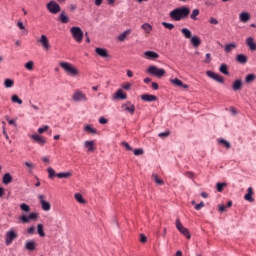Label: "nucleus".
<instances>
[{
	"mask_svg": "<svg viewBox=\"0 0 256 256\" xmlns=\"http://www.w3.org/2000/svg\"><path fill=\"white\" fill-rule=\"evenodd\" d=\"M189 13H191V9H189L187 6H183L181 8L172 10L169 15L173 21H181L182 19L189 17Z\"/></svg>",
	"mask_w": 256,
	"mask_h": 256,
	"instance_id": "1",
	"label": "nucleus"
},
{
	"mask_svg": "<svg viewBox=\"0 0 256 256\" xmlns=\"http://www.w3.org/2000/svg\"><path fill=\"white\" fill-rule=\"evenodd\" d=\"M59 66L65 71V73H67V75H70V77H79V70L74 67L73 64L62 61L59 63Z\"/></svg>",
	"mask_w": 256,
	"mask_h": 256,
	"instance_id": "2",
	"label": "nucleus"
},
{
	"mask_svg": "<svg viewBox=\"0 0 256 256\" xmlns=\"http://www.w3.org/2000/svg\"><path fill=\"white\" fill-rule=\"evenodd\" d=\"M46 9L49 11V13H52V15H57L61 11V6L55 2V0H51L46 5Z\"/></svg>",
	"mask_w": 256,
	"mask_h": 256,
	"instance_id": "3",
	"label": "nucleus"
},
{
	"mask_svg": "<svg viewBox=\"0 0 256 256\" xmlns=\"http://www.w3.org/2000/svg\"><path fill=\"white\" fill-rule=\"evenodd\" d=\"M147 73H150V75H154L155 77H165V69L157 68V66H150L147 69Z\"/></svg>",
	"mask_w": 256,
	"mask_h": 256,
	"instance_id": "4",
	"label": "nucleus"
},
{
	"mask_svg": "<svg viewBox=\"0 0 256 256\" xmlns=\"http://www.w3.org/2000/svg\"><path fill=\"white\" fill-rule=\"evenodd\" d=\"M176 228L178 229V231L184 235V237H186V239H191V234L189 233V229L185 228V226H183V224H181V220L176 219L175 222Z\"/></svg>",
	"mask_w": 256,
	"mask_h": 256,
	"instance_id": "5",
	"label": "nucleus"
},
{
	"mask_svg": "<svg viewBox=\"0 0 256 256\" xmlns=\"http://www.w3.org/2000/svg\"><path fill=\"white\" fill-rule=\"evenodd\" d=\"M72 99L73 101H75L76 103H79L81 101H87V95L85 93H83V91L81 90H75V92L72 95Z\"/></svg>",
	"mask_w": 256,
	"mask_h": 256,
	"instance_id": "6",
	"label": "nucleus"
},
{
	"mask_svg": "<svg viewBox=\"0 0 256 256\" xmlns=\"http://www.w3.org/2000/svg\"><path fill=\"white\" fill-rule=\"evenodd\" d=\"M17 237H19V235H17L15 230H10V231L6 232L5 244L7 246L11 245V243H13V241H15V239H17Z\"/></svg>",
	"mask_w": 256,
	"mask_h": 256,
	"instance_id": "7",
	"label": "nucleus"
},
{
	"mask_svg": "<svg viewBox=\"0 0 256 256\" xmlns=\"http://www.w3.org/2000/svg\"><path fill=\"white\" fill-rule=\"evenodd\" d=\"M30 139H32L34 143H37L38 145H40V147L45 146V144L47 143V138L39 134L30 135Z\"/></svg>",
	"mask_w": 256,
	"mask_h": 256,
	"instance_id": "8",
	"label": "nucleus"
},
{
	"mask_svg": "<svg viewBox=\"0 0 256 256\" xmlns=\"http://www.w3.org/2000/svg\"><path fill=\"white\" fill-rule=\"evenodd\" d=\"M184 37L190 39V43L193 47H199V45H201V38L198 36H192L191 33H184Z\"/></svg>",
	"mask_w": 256,
	"mask_h": 256,
	"instance_id": "9",
	"label": "nucleus"
},
{
	"mask_svg": "<svg viewBox=\"0 0 256 256\" xmlns=\"http://www.w3.org/2000/svg\"><path fill=\"white\" fill-rule=\"evenodd\" d=\"M19 219H20V221H22V223H29L31 220L37 221V219H39V214L36 212H33L29 216L22 215V216H20Z\"/></svg>",
	"mask_w": 256,
	"mask_h": 256,
	"instance_id": "10",
	"label": "nucleus"
},
{
	"mask_svg": "<svg viewBox=\"0 0 256 256\" xmlns=\"http://www.w3.org/2000/svg\"><path fill=\"white\" fill-rule=\"evenodd\" d=\"M206 75H207V77H210V79L217 81V83H225V78H223V76H221V74H217L213 71H207Z\"/></svg>",
	"mask_w": 256,
	"mask_h": 256,
	"instance_id": "11",
	"label": "nucleus"
},
{
	"mask_svg": "<svg viewBox=\"0 0 256 256\" xmlns=\"http://www.w3.org/2000/svg\"><path fill=\"white\" fill-rule=\"evenodd\" d=\"M24 249L26 251H29L30 253H33V251H37V242L35 240H27L24 245Z\"/></svg>",
	"mask_w": 256,
	"mask_h": 256,
	"instance_id": "12",
	"label": "nucleus"
},
{
	"mask_svg": "<svg viewBox=\"0 0 256 256\" xmlns=\"http://www.w3.org/2000/svg\"><path fill=\"white\" fill-rule=\"evenodd\" d=\"M38 43L42 45V47L45 51H49L51 49V44L49 43V38H47V36H45V35H42L38 39Z\"/></svg>",
	"mask_w": 256,
	"mask_h": 256,
	"instance_id": "13",
	"label": "nucleus"
},
{
	"mask_svg": "<svg viewBox=\"0 0 256 256\" xmlns=\"http://www.w3.org/2000/svg\"><path fill=\"white\" fill-rule=\"evenodd\" d=\"M38 199L40 201V205H41L43 211H51V203H49L47 200H45V195H39Z\"/></svg>",
	"mask_w": 256,
	"mask_h": 256,
	"instance_id": "14",
	"label": "nucleus"
},
{
	"mask_svg": "<svg viewBox=\"0 0 256 256\" xmlns=\"http://www.w3.org/2000/svg\"><path fill=\"white\" fill-rule=\"evenodd\" d=\"M141 99L146 103H153V101H157V96L153 94H142Z\"/></svg>",
	"mask_w": 256,
	"mask_h": 256,
	"instance_id": "15",
	"label": "nucleus"
},
{
	"mask_svg": "<svg viewBox=\"0 0 256 256\" xmlns=\"http://www.w3.org/2000/svg\"><path fill=\"white\" fill-rule=\"evenodd\" d=\"M170 82L172 85H175V87H182L183 89H189V85L183 84V81L179 80L178 78L171 79Z\"/></svg>",
	"mask_w": 256,
	"mask_h": 256,
	"instance_id": "16",
	"label": "nucleus"
},
{
	"mask_svg": "<svg viewBox=\"0 0 256 256\" xmlns=\"http://www.w3.org/2000/svg\"><path fill=\"white\" fill-rule=\"evenodd\" d=\"M84 147H86L88 153H93V151H95V141L93 140L85 141Z\"/></svg>",
	"mask_w": 256,
	"mask_h": 256,
	"instance_id": "17",
	"label": "nucleus"
},
{
	"mask_svg": "<svg viewBox=\"0 0 256 256\" xmlns=\"http://www.w3.org/2000/svg\"><path fill=\"white\" fill-rule=\"evenodd\" d=\"M245 201H249V203H253L255 199H253V188L249 187L247 189V194L244 195Z\"/></svg>",
	"mask_w": 256,
	"mask_h": 256,
	"instance_id": "18",
	"label": "nucleus"
},
{
	"mask_svg": "<svg viewBox=\"0 0 256 256\" xmlns=\"http://www.w3.org/2000/svg\"><path fill=\"white\" fill-rule=\"evenodd\" d=\"M246 45L249 47L250 51H256V43L253 37L247 38Z\"/></svg>",
	"mask_w": 256,
	"mask_h": 256,
	"instance_id": "19",
	"label": "nucleus"
},
{
	"mask_svg": "<svg viewBox=\"0 0 256 256\" xmlns=\"http://www.w3.org/2000/svg\"><path fill=\"white\" fill-rule=\"evenodd\" d=\"M144 57L149 60L159 59V55L153 51H146L144 52Z\"/></svg>",
	"mask_w": 256,
	"mask_h": 256,
	"instance_id": "20",
	"label": "nucleus"
},
{
	"mask_svg": "<svg viewBox=\"0 0 256 256\" xmlns=\"http://www.w3.org/2000/svg\"><path fill=\"white\" fill-rule=\"evenodd\" d=\"M95 53L99 55V57H103V58L109 57V53L107 52V49H104V48H95Z\"/></svg>",
	"mask_w": 256,
	"mask_h": 256,
	"instance_id": "21",
	"label": "nucleus"
},
{
	"mask_svg": "<svg viewBox=\"0 0 256 256\" xmlns=\"http://www.w3.org/2000/svg\"><path fill=\"white\" fill-rule=\"evenodd\" d=\"M2 183L4 185H9V183H13V176L10 173H6L2 177Z\"/></svg>",
	"mask_w": 256,
	"mask_h": 256,
	"instance_id": "22",
	"label": "nucleus"
},
{
	"mask_svg": "<svg viewBox=\"0 0 256 256\" xmlns=\"http://www.w3.org/2000/svg\"><path fill=\"white\" fill-rule=\"evenodd\" d=\"M242 87H243V82L240 79L235 80L232 84L233 91H241Z\"/></svg>",
	"mask_w": 256,
	"mask_h": 256,
	"instance_id": "23",
	"label": "nucleus"
},
{
	"mask_svg": "<svg viewBox=\"0 0 256 256\" xmlns=\"http://www.w3.org/2000/svg\"><path fill=\"white\" fill-rule=\"evenodd\" d=\"M237 63H240L241 65H245L248 61V58L245 54H238L236 56Z\"/></svg>",
	"mask_w": 256,
	"mask_h": 256,
	"instance_id": "24",
	"label": "nucleus"
},
{
	"mask_svg": "<svg viewBox=\"0 0 256 256\" xmlns=\"http://www.w3.org/2000/svg\"><path fill=\"white\" fill-rule=\"evenodd\" d=\"M121 108L124 110V111H128V113L130 115H134L135 114V105H130V106H127V104H123L121 106Z\"/></svg>",
	"mask_w": 256,
	"mask_h": 256,
	"instance_id": "25",
	"label": "nucleus"
},
{
	"mask_svg": "<svg viewBox=\"0 0 256 256\" xmlns=\"http://www.w3.org/2000/svg\"><path fill=\"white\" fill-rule=\"evenodd\" d=\"M239 19L242 23H247V21H249V19H251V15L249 14V12H242L239 15Z\"/></svg>",
	"mask_w": 256,
	"mask_h": 256,
	"instance_id": "26",
	"label": "nucleus"
},
{
	"mask_svg": "<svg viewBox=\"0 0 256 256\" xmlns=\"http://www.w3.org/2000/svg\"><path fill=\"white\" fill-rule=\"evenodd\" d=\"M236 48H237V44L236 43H230V44H226L225 45L224 51H225V53H231Z\"/></svg>",
	"mask_w": 256,
	"mask_h": 256,
	"instance_id": "27",
	"label": "nucleus"
},
{
	"mask_svg": "<svg viewBox=\"0 0 256 256\" xmlns=\"http://www.w3.org/2000/svg\"><path fill=\"white\" fill-rule=\"evenodd\" d=\"M24 165L27 168L28 173H33V169L37 168V165L33 162H24Z\"/></svg>",
	"mask_w": 256,
	"mask_h": 256,
	"instance_id": "28",
	"label": "nucleus"
},
{
	"mask_svg": "<svg viewBox=\"0 0 256 256\" xmlns=\"http://www.w3.org/2000/svg\"><path fill=\"white\" fill-rule=\"evenodd\" d=\"M115 99H127V94L123 92V90L119 89L115 94Z\"/></svg>",
	"mask_w": 256,
	"mask_h": 256,
	"instance_id": "29",
	"label": "nucleus"
},
{
	"mask_svg": "<svg viewBox=\"0 0 256 256\" xmlns=\"http://www.w3.org/2000/svg\"><path fill=\"white\" fill-rule=\"evenodd\" d=\"M229 67L227 66V64L223 63L220 65L219 71L220 73H222L223 75H229Z\"/></svg>",
	"mask_w": 256,
	"mask_h": 256,
	"instance_id": "30",
	"label": "nucleus"
},
{
	"mask_svg": "<svg viewBox=\"0 0 256 256\" xmlns=\"http://www.w3.org/2000/svg\"><path fill=\"white\" fill-rule=\"evenodd\" d=\"M71 175H72L71 172H60L56 174V177H58V179H69Z\"/></svg>",
	"mask_w": 256,
	"mask_h": 256,
	"instance_id": "31",
	"label": "nucleus"
},
{
	"mask_svg": "<svg viewBox=\"0 0 256 256\" xmlns=\"http://www.w3.org/2000/svg\"><path fill=\"white\" fill-rule=\"evenodd\" d=\"M72 37L77 43H81V41H83L84 35L83 33H73Z\"/></svg>",
	"mask_w": 256,
	"mask_h": 256,
	"instance_id": "32",
	"label": "nucleus"
},
{
	"mask_svg": "<svg viewBox=\"0 0 256 256\" xmlns=\"http://www.w3.org/2000/svg\"><path fill=\"white\" fill-rule=\"evenodd\" d=\"M15 85V81H13V79L7 78L4 80V87H6V89H10V87H13Z\"/></svg>",
	"mask_w": 256,
	"mask_h": 256,
	"instance_id": "33",
	"label": "nucleus"
},
{
	"mask_svg": "<svg viewBox=\"0 0 256 256\" xmlns=\"http://www.w3.org/2000/svg\"><path fill=\"white\" fill-rule=\"evenodd\" d=\"M59 19L61 23H67L69 21V16L65 13V11H62L59 15Z\"/></svg>",
	"mask_w": 256,
	"mask_h": 256,
	"instance_id": "34",
	"label": "nucleus"
},
{
	"mask_svg": "<svg viewBox=\"0 0 256 256\" xmlns=\"http://www.w3.org/2000/svg\"><path fill=\"white\" fill-rule=\"evenodd\" d=\"M11 101L12 103H18V105H23V100H21V98H19L17 94L12 95Z\"/></svg>",
	"mask_w": 256,
	"mask_h": 256,
	"instance_id": "35",
	"label": "nucleus"
},
{
	"mask_svg": "<svg viewBox=\"0 0 256 256\" xmlns=\"http://www.w3.org/2000/svg\"><path fill=\"white\" fill-rule=\"evenodd\" d=\"M152 179H154V183L157 185H164L163 179L159 178L157 174H152Z\"/></svg>",
	"mask_w": 256,
	"mask_h": 256,
	"instance_id": "36",
	"label": "nucleus"
},
{
	"mask_svg": "<svg viewBox=\"0 0 256 256\" xmlns=\"http://www.w3.org/2000/svg\"><path fill=\"white\" fill-rule=\"evenodd\" d=\"M225 187H227V183H225V182H223V183L218 182L216 184V189H217L218 193H222V191H223V189H225Z\"/></svg>",
	"mask_w": 256,
	"mask_h": 256,
	"instance_id": "37",
	"label": "nucleus"
},
{
	"mask_svg": "<svg viewBox=\"0 0 256 256\" xmlns=\"http://www.w3.org/2000/svg\"><path fill=\"white\" fill-rule=\"evenodd\" d=\"M141 27L146 33H151V31H153V27L149 23H145Z\"/></svg>",
	"mask_w": 256,
	"mask_h": 256,
	"instance_id": "38",
	"label": "nucleus"
},
{
	"mask_svg": "<svg viewBox=\"0 0 256 256\" xmlns=\"http://www.w3.org/2000/svg\"><path fill=\"white\" fill-rule=\"evenodd\" d=\"M37 232L40 237H45V231L43 230V224L37 225Z\"/></svg>",
	"mask_w": 256,
	"mask_h": 256,
	"instance_id": "39",
	"label": "nucleus"
},
{
	"mask_svg": "<svg viewBox=\"0 0 256 256\" xmlns=\"http://www.w3.org/2000/svg\"><path fill=\"white\" fill-rule=\"evenodd\" d=\"M47 171H48V178L49 179H53V177H57V173L55 172V170L53 168L49 167L47 169Z\"/></svg>",
	"mask_w": 256,
	"mask_h": 256,
	"instance_id": "40",
	"label": "nucleus"
},
{
	"mask_svg": "<svg viewBox=\"0 0 256 256\" xmlns=\"http://www.w3.org/2000/svg\"><path fill=\"white\" fill-rule=\"evenodd\" d=\"M25 69H27L28 71H33L34 67H35V63L33 61H29L24 65Z\"/></svg>",
	"mask_w": 256,
	"mask_h": 256,
	"instance_id": "41",
	"label": "nucleus"
},
{
	"mask_svg": "<svg viewBox=\"0 0 256 256\" xmlns=\"http://www.w3.org/2000/svg\"><path fill=\"white\" fill-rule=\"evenodd\" d=\"M20 209H21V211H24L25 213H29V211H31V207H29V205H27L26 203H22L20 205Z\"/></svg>",
	"mask_w": 256,
	"mask_h": 256,
	"instance_id": "42",
	"label": "nucleus"
},
{
	"mask_svg": "<svg viewBox=\"0 0 256 256\" xmlns=\"http://www.w3.org/2000/svg\"><path fill=\"white\" fill-rule=\"evenodd\" d=\"M219 143H220L221 145H224V147H225L226 149H231V143H229V141H227V140H225V139H220V140H219Z\"/></svg>",
	"mask_w": 256,
	"mask_h": 256,
	"instance_id": "43",
	"label": "nucleus"
},
{
	"mask_svg": "<svg viewBox=\"0 0 256 256\" xmlns=\"http://www.w3.org/2000/svg\"><path fill=\"white\" fill-rule=\"evenodd\" d=\"M199 15V9H194L190 15V19L197 21V16Z\"/></svg>",
	"mask_w": 256,
	"mask_h": 256,
	"instance_id": "44",
	"label": "nucleus"
},
{
	"mask_svg": "<svg viewBox=\"0 0 256 256\" xmlns=\"http://www.w3.org/2000/svg\"><path fill=\"white\" fill-rule=\"evenodd\" d=\"M75 199L78 203H82V204H85V199H83V195L79 194V193H76L75 194Z\"/></svg>",
	"mask_w": 256,
	"mask_h": 256,
	"instance_id": "45",
	"label": "nucleus"
},
{
	"mask_svg": "<svg viewBox=\"0 0 256 256\" xmlns=\"http://www.w3.org/2000/svg\"><path fill=\"white\" fill-rule=\"evenodd\" d=\"M85 131H86V133H92L93 135H95V133H97V130L94 129L93 127H91V125H87L85 127Z\"/></svg>",
	"mask_w": 256,
	"mask_h": 256,
	"instance_id": "46",
	"label": "nucleus"
},
{
	"mask_svg": "<svg viewBox=\"0 0 256 256\" xmlns=\"http://www.w3.org/2000/svg\"><path fill=\"white\" fill-rule=\"evenodd\" d=\"M163 27H165V29H169V31H171V29L175 28V25L171 24V23H167V22H162Z\"/></svg>",
	"mask_w": 256,
	"mask_h": 256,
	"instance_id": "47",
	"label": "nucleus"
},
{
	"mask_svg": "<svg viewBox=\"0 0 256 256\" xmlns=\"http://www.w3.org/2000/svg\"><path fill=\"white\" fill-rule=\"evenodd\" d=\"M169 135H171L170 131H166V132H161L158 134V137H160L161 139H165L167 137H169Z\"/></svg>",
	"mask_w": 256,
	"mask_h": 256,
	"instance_id": "48",
	"label": "nucleus"
},
{
	"mask_svg": "<svg viewBox=\"0 0 256 256\" xmlns=\"http://www.w3.org/2000/svg\"><path fill=\"white\" fill-rule=\"evenodd\" d=\"M70 33H83L80 27L74 26L70 29Z\"/></svg>",
	"mask_w": 256,
	"mask_h": 256,
	"instance_id": "49",
	"label": "nucleus"
},
{
	"mask_svg": "<svg viewBox=\"0 0 256 256\" xmlns=\"http://www.w3.org/2000/svg\"><path fill=\"white\" fill-rule=\"evenodd\" d=\"M253 81H255V76H254V74H248V75L246 76V83H251V82H253Z\"/></svg>",
	"mask_w": 256,
	"mask_h": 256,
	"instance_id": "50",
	"label": "nucleus"
},
{
	"mask_svg": "<svg viewBox=\"0 0 256 256\" xmlns=\"http://www.w3.org/2000/svg\"><path fill=\"white\" fill-rule=\"evenodd\" d=\"M203 207H205V203L200 202L199 204L195 205L194 209H196V211H200V209H203Z\"/></svg>",
	"mask_w": 256,
	"mask_h": 256,
	"instance_id": "51",
	"label": "nucleus"
},
{
	"mask_svg": "<svg viewBox=\"0 0 256 256\" xmlns=\"http://www.w3.org/2000/svg\"><path fill=\"white\" fill-rule=\"evenodd\" d=\"M45 131H49V126L45 125L38 129V133L40 134L45 133Z\"/></svg>",
	"mask_w": 256,
	"mask_h": 256,
	"instance_id": "52",
	"label": "nucleus"
},
{
	"mask_svg": "<svg viewBox=\"0 0 256 256\" xmlns=\"http://www.w3.org/2000/svg\"><path fill=\"white\" fill-rule=\"evenodd\" d=\"M122 89H125V91H129L131 89V83L126 82L123 84Z\"/></svg>",
	"mask_w": 256,
	"mask_h": 256,
	"instance_id": "53",
	"label": "nucleus"
},
{
	"mask_svg": "<svg viewBox=\"0 0 256 256\" xmlns=\"http://www.w3.org/2000/svg\"><path fill=\"white\" fill-rule=\"evenodd\" d=\"M143 153L144 151L141 148L134 150V155H136V157H138V155H143Z\"/></svg>",
	"mask_w": 256,
	"mask_h": 256,
	"instance_id": "54",
	"label": "nucleus"
},
{
	"mask_svg": "<svg viewBox=\"0 0 256 256\" xmlns=\"http://www.w3.org/2000/svg\"><path fill=\"white\" fill-rule=\"evenodd\" d=\"M123 147L127 149V151H133V148L127 142H122Z\"/></svg>",
	"mask_w": 256,
	"mask_h": 256,
	"instance_id": "55",
	"label": "nucleus"
},
{
	"mask_svg": "<svg viewBox=\"0 0 256 256\" xmlns=\"http://www.w3.org/2000/svg\"><path fill=\"white\" fill-rule=\"evenodd\" d=\"M125 39H127V33H123L118 36V41H125Z\"/></svg>",
	"mask_w": 256,
	"mask_h": 256,
	"instance_id": "56",
	"label": "nucleus"
},
{
	"mask_svg": "<svg viewBox=\"0 0 256 256\" xmlns=\"http://www.w3.org/2000/svg\"><path fill=\"white\" fill-rule=\"evenodd\" d=\"M27 232L29 235H35V226H31L30 228H28Z\"/></svg>",
	"mask_w": 256,
	"mask_h": 256,
	"instance_id": "57",
	"label": "nucleus"
},
{
	"mask_svg": "<svg viewBox=\"0 0 256 256\" xmlns=\"http://www.w3.org/2000/svg\"><path fill=\"white\" fill-rule=\"evenodd\" d=\"M99 123H100L101 125H107L108 120H107L105 117H101V118L99 119Z\"/></svg>",
	"mask_w": 256,
	"mask_h": 256,
	"instance_id": "58",
	"label": "nucleus"
},
{
	"mask_svg": "<svg viewBox=\"0 0 256 256\" xmlns=\"http://www.w3.org/2000/svg\"><path fill=\"white\" fill-rule=\"evenodd\" d=\"M140 242L141 243H147V236H145L144 234L140 235Z\"/></svg>",
	"mask_w": 256,
	"mask_h": 256,
	"instance_id": "59",
	"label": "nucleus"
},
{
	"mask_svg": "<svg viewBox=\"0 0 256 256\" xmlns=\"http://www.w3.org/2000/svg\"><path fill=\"white\" fill-rule=\"evenodd\" d=\"M209 23H211V25H217V23H219V21L216 18L211 17L209 20Z\"/></svg>",
	"mask_w": 256,
	"mask_h": 256,
	"instance_id": "60",
	"label": "nucleus"
},
{
	"mask_svg": "<svg viewBox=\"0 0 256 256\" xmlns=\"http://www.w3.org/2000/svg\"><path fill=\"white\" fill-rule=\"evenodd\" d=\"M204 63H211V54H206V60H204Z\"/></svg>",
	"mask_w": 256,
	"mask_h": 256,
	"instance_id": "61",
	"label": "nucleus"
},
{
	"mask_svg": "<svg viewBox=\"0 0 256 256\" xmlns=\"http://www.w3.org/2000/svg\"><path fill=\"white\" fill-rule=\"evenodd\" d=\"M151 86L154 91H157V89H159V84H157V82H152Z\"/></svg>",
	"mask_w": 256,
	"mask_h": 256,
	"instance_id": "62",
	"label": "nucleus"
},
{
	"mask_svg": "<svg viewBox=\"0 0 256 256\" xmlns=\"http://www.w3.org/2000/svg\"><path fill=\"white\" fill-rule=\"evenodd\" d=\"M42 161L43 163H51V161L49 160V157L47 156L42 157Z\"/></svg>",
	"mask_w": 256,
	"mask_h": 256,
	"instance_id": "63",
	"label": "nucleus"
},
{
	"mask_svg": "<svg viewBox=\"0 0 256 256\" xmlns=\"http://www.w3.org/2000/svg\"><path fill=\"white\" fill-rule=\"evenodd\" d=\"M5 195V188L0 187V198Z\"/></svg>",
	"mask_w": 256,
	"mask_h": 256,
	"instance_id": "64",
	"label": "nucleus"
}]
</instances>
